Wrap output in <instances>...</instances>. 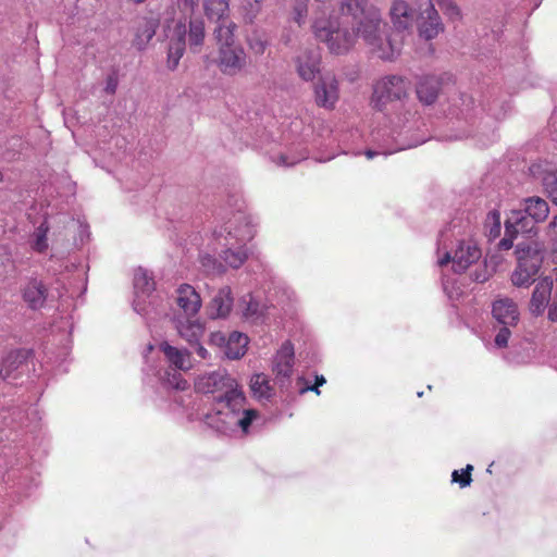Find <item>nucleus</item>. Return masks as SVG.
<instances>
[{
    "label": "nucleus",
    "instance_id": "1",
    "mask_svg": "<svg viewBox=\"0 0 557 557\" xmlns=\"http://www.w3.org/2000/svg\"><path fill=\"white\" fill-rule=\"evenodd\" d=\"M320 4L321 14L312 23V33L331 53H347L357 37L374 57L384 61H392L400 53V40L385 32L381 11L366 0H333L331 4Z\"/></svg>",
    "mask_w": 557,
    "mask_h": 557
},
{
    "label": "nucleus",
    "instance_id": "2",
    "mask_svg": "<svg viewBox=\"0 0 557 557\" xmlns=\"http://www.w3.org/2000/svg\"><path fill=\"white\" fill-rule=\"evenodd\" d=\"M36 396L23 397L21 404L7 403L2 407V437L10 443L2 446V459H4L5 472L2 473V503L9 505L22 504L30 498L41 485V466L33 460L24 444L25 435H30L34 441L39 440L42 433V413L32 401Z\"/></svg>",
    "mask_w": 557,
    "mask_h": 557
},
{
    "label": "nucleus",
    "instance_id": "3",
    "mask_svg": "<svg viewBox=\"0 0 557 557\" xmlns=\"http://www.w3.org/2000/svg\"><path fill=\"white\" fill-rule=\"evenodd\" d=\"M196 387L203 394L213 395L212 408L206 413L205 422L216 432L231 437H244L263 424L260 412L249 405L237 381L225 370L200 375Z\"/></svg>",
    "mask_w": 557,
    "mask_h": 557
},
{
    "label": "nucleus",
    "instance_id": "4",
    "mask_svg": "<svg viewBox=\"0 0 557 557\" xmlns=\"http://www.w3.org/2000/svg\"><path fill=\"white\" fill-rule=\"evenodd\" d=\"M409 90L410 82L406 77L389 74L374 83L371 96L373 109L388 119L398 149L414 148L428 140L414 117Z\"/></svg>",
    "mask_w": 557,
    "mask_h": 557
},
{
    "label": "nucleus",
    "instance_id": "5",
    "mask_svg": "<svg viewBox=\"0 0 557 557\" xmlns=\"http://www.w3.org/2000/svg\"><path fill=\"white\" fill-rule=\"evenodd\" d=\"M510 103L507 99L493 92L484 96L476 104L471 94L459 91L448 98L447 117L451 123L453 133L447 136L449 140H458L472 136L473 126L479 122L478 139L486 147L497 139L494 122H498L507 115Z\"/></svg>",
    "mask_w": 557,
    "mask_h": 557
},
{
    "label": "nucleus",
    "instance_id": "6",
    "mask_svg": "<svg viewBox=\"0 0 557 557\" xmlns=\"http://www.w3.org/2000/svg\"><path fill=\"white\" fill-rule=\"evenodd\" d=\"M250 218L238 208L223 225L215 227L208 237V248L200 252V269L207 275H222L226 267L240 268L248 258L246 245L255 236Z\"/></svg>",
    "mask_w": 557,
    "mask_h": 557
},
{
    "label": "nucleus",
    "instance_id": "7",
    "mask_svg": "<svg viewBox=\"0 0 557 557\" xmlns=\"http://www.w3.org/2000/svg\"><path fill=\"white\" fill-rule=\"evenodd\" d=\"M474 228L470 214L465 211L449 222L438 239V249H445L437 261L440 267L451 263L454 272L461 273L480 260L481 249L472 239Z\"/></svg>",
    "mask_w": 557,
    "mask_h": 557
},
{
    "label": "nucleus",
    "instance_id": "8",
    "mask_svg": "<svg viewBox=\"0 0 557 557\" xmlns=\"http://www.w3.org/2000/svg\"><path fill=\"white\" fill-rule=\"evenodd\" d=\"M494 346L498 349L511 348L507 354L508 362L524 364L530 360L528 351L518 352L513 342L520 335V311L516 301L508 297H499L492 302Z\"/></svg>",
    "mask_w": 557,
    "mask_h": 557
},
{
    "label": "nucleus",
    "instance_id": "9",
    "mask_svg": "<svg viewBox=\"0 0 557 557\" xmlns=\"http://www.w3.org/2000/svg\"><path fill=\"white\" fill-rule=\"evenodd\" d=\"M35 373V355L30 348H16L12 349L2 357V396L9 395V389L17 388V398L9 399L5 403L21 404L24 398H33L36 396V400L33 401L37 405L38 392H32L28 394V386H25L29 380L30 374Z\"/></svg>",
    "mask_w": 557,
    "mask_h": 557
},
{
    "label": "nucleus",
    "instance_id": "10",
    "mask_svg": "<svg viewBox=\"0 0 557 557\" xmlns=\"http://www.w3.org/2000/svg\"><path fill=\"white\" fill-rule=\"evenodd\" d=\"M521 208L511 210L506 218L507 232H521L531 237L536 235L537 224L544 222L549 214V206L540 196H531L521 200Z\"/></svg>",
    "mask_w": 557,
    "mask_h": 557
},
{
    "label": "nucleus",
    "instance_id": "11",
    "mask_svg": "<svg viewBox=\"0 0 557 557\" xmlns=\"http://www.w3.org/2000/svg\"><path fill=\"white\" fill-rule=\"evenodd\" d=\"M145 384L154 391L156 398L161 403L175 404L178 407L188 406L187 396L182 394L188 388V382L181 373L159 370L152 375L147 374Z\"/></svg>",
    "mask_w": 557,
    "mask_h": 557
},
{
    "label": "nucleus",
    "instance_id": "12",
    "mask_svg": "<svg viewBox=\"0 0 557 557\" xmlns=\"http://www.w3.org/2000/svg\"><path fill=\"white\" fill-rule=\"evenodd\" d=\"M171 322L177 335L187 343L201 360H207L210 357L202 343L206 324L198 315H172Z\"/></svg>",
    "mask_w": 557,
    "mask_h": 557
},
{
    "label": "nucleus",
    "instance_id": "13",
    "mask_svg": "<svg viewBox=\"0 0 557 557\" xmlns=\"http://www.w3.org/2000/svg\"><path fill=\"white\" fill-rule=\"evenodd\" d=\"M20 295L26 308L32 311H40L51 298L47 283L38 275L23 280L20 286Z\"/></svg>",
    "mask_w": 557,
    "mask_h": 557
},
{
    "label": "nucleus",
    "instance_id": "14",
    "mask_svg": "<svg viewBox=\"0 0 557 557\" xmlns=\"http://www.w3.org/2000/svg\"><path fill=\"white\" fill-rule=\"evenodd\" d=\"M249 339L244 333L234 331L227 336L223 332H212L209 336V344L218 346L230 360L240 359L247 351Z\"/></svg>",
    "mask_w": 557,
    "mask_h": 557
},
{
    "label": "nucleus",
    "instance_id": "15",
    "mask_svg": "<svg viewBox=\"0 0 557 557\" xmlns=\"http://www.w3.org/2000/svg\"><path fill=\"white\" fill-rule=\"evenodd\" d=\"M314 102L319 108L333 110L339 99V82L332 73H324L313 83Z\"/></svg>",
    "mask_w": 557,
    "mask_h": 557
},
{
    "label": "nucleus",
    "instance_id": "16",
    "mask_svg": "<svg viewBox=\"0 0 557 557\" xmlns=\"http://www.w3.org/2000/svg\"><path fill=\"white\" fill-rule=\"evenodd\" d=\"M389 17L393 24V33L403 44L405 34H408L416 21V11L405 0H393L389 8Z\"/></svg>",
    "mask_w": 557,
    "mask_h": 557
},
{
    "label": "nucleus",
    "instance_id": "17",
    "mask_svg": "<svg viewBox=\"0 0 557 557\" xmlns=\"http://www.w3.org/2000/svg\"><path fill=\"white\" fill-rule=\"evenodd\" d=\"M542 265V257L537 252L523 253L518 257V263L511 274V282L517 287H529L535 282Z\"/></svg>",
    "mask_w": 557,
    "mask_h": 557
},
{
    "label": "nucleus",
    "instance_id": "18",
    "mask_svg": "<svg viewBox=\"0 0 557 557\" xmlns=\"http://www.w3.org/2000/svg\"><path fill=\"white\" fill-rule=\"evenodd\" d=\"M218 67L230 76L238 74L247 64V54L240 45H222L219 47Z\"/></svg>",
    "mask_w": 557,
    "mask_h": 557
},
{
    "label": "nucleus",
    "instance_id": "19",
    "mask_svg": "<svg viewBox=\"0 0 557 557\" xmlns=\"http://www.w3.org/2000/svg\"><path fill=\"white\" fill-rule=\"evenodd\" d=\"M453 75L443 73L421 76L416 84L417 98L423 106H432L436 102L444 84L450 82Z\"/></svg>",
    "mask_w": 557,
    "mask_h": 557
},
{
    "label": "nucleus",
    "instance_id": "20",
    "mask_svg": "<svg viewBox=\"0 0 557 557\" xmlns=\"http://www.w3.org/2000/svg\"><path fill=\"white\" fill-rule=\"evenodd\" d=\"M174 305L172 315H198L202 300L194 286L181 284L175 289Z\"/></svg>",
    "mask_w": 557,
    "mask_h": 557
},
{
    "label": "nucleus",
    "instance_id": "21",
    "mask_svg": "<svg viewBox=\"0 0 557 557\" xmlns=\"http://www.w3.org/2000/svg\"><path fill=\"white\" fill-rule=\"evenodd\" d=\"M295 363V350L290 342L282 344L272 362V370L281 386L289 382Z\"/></svg>",
    "mask_w": 557,
    "mask_h": 557
},
{
    "label": "nucleus",
    "instance_id": "22",
    "mask_svg": "<svg viewBox=\"0 0 557 557\" xmlns=\"http://www.w3.org/2000/svg\"><path fill=\"white\" fill-rule=\"evenodd\" d=\"M295 64L298 75L306 82H312L320 73V50L314 47L301 49L295 58Z\"/></svg>",
    "mask_w": 557,
    "mask_h": 557
},
{
    "label": "nucleus",
    "instance_id": "23",
    "mask_svg": "<svg viewBox=\"0 0 557 557\" xmlns=\"http://www.w3.org/2000/svg\"><path fill=\"white\" fill-rule=\"evenodd\" d=\"M554 282L552 276H545L539 280L532 292V296L529 304L530 313L534 317L542 315L553 295Z\"/></svg>",
    "mask_w": 557,
    "mask_h": 557
},
{
    "label": "nucleus",
    "instance_id": "24",
    "mask_svg": "<svg viewBox=\"0 0 557 557\" xmlns=\"http://www.w3.org/2000/svg\"><path fill=\"white\" fill-rule=\"evenodd\" d=\"M419 36L425 40H432L444 30L438 12L435 10L434 4L425 7L420 10V15L417 18Z\"/></svg>",
    "mask_w": 557,
    "mask_h": 557
},
{
    "label": "nucleus",
    "instance_id": "25",
    "mask_svg": "<svg viewBox=\"0 0 557 557\" xmlns=\"http://www.w3.org/2000/svg\"><path fill=\"white\" fill-rule=\"evenodd\" d=\"M271 307L260 296L253 294H247L239 300L240 312L245 321L256 324L264 322Z\"/></svg>",
    "mask_w": 557,
    "mask_h": 557
},
{
    "label": "nucleus",
    "instance_id": "26",
    "mask_svg": "<svg viewBox=\"0 0 557 557\" xmlns=\"http://www.w3.org/2000/svg\"><path fill=\"white\" fill-rule=\"evenodd\" d=\"M186 25L183 22H178L173 29V34L170 37L168 46V59L166 67L170 71L176 70L180 64V60L184 55L186 49Z\"/></svg>",
    "mask_w": 557,
    "mask_h": 557
},
{
    "label": "nucleus",
    "instance_id": "27",
    "mask_svg": "<svg viewBox=\"0 0 557 557\" xmlns=\"http://www.w3.org/2000/svg\"><path fill=\"white\" fill-rule=\"evenodd\" d=\"M234 298L230 286L221 287L207 306L208 317L212 320L225 319L233 309Z\"/></svg>",
    "mask_w": 557,
    "mask_h": 557
},
{
    "label": "nucleus",
    "instance_id": "28",
    "mask_svg": "<svg viewBox=\"0 0 557 557\" xmlns=\"http://www.w3.org/2000/svg\"><path fill=\"white\" fill-rule=\"evenodd\" d=\"M529 172L534 177L541 176L545 194L557 205V168L548 165L543 168L541 163H533L530 165Z\"/></svg>",
    "mask_w": 557,
    "mask_h": 557
},
{
    "label": "nucleus",
    "instance_id": "29",
    "mask_svg": "<svg viewBox=\"0 0 557 557\" xmlns=\"http://www.w3.org/2000/svg\"><path fill=\"white\" fill-rule=\"evenodd\" d=\"M372 136L373 139L380 144L381 149H366L363 154L369 160L380 154L387 156L401 150L400 148H396V140L392 136V126H389V128H379L373 132Z\"/></svg>",
    "mask_w": 557,
    "mask_h": 557
},
{
    "label": "nucleus",
    "instance_id": "30",
    "mask_svg": "<svg viewBox=\"0 0 557 557\" xmlns=\"http://www.w3.org/2000/svg\"><path fill=\"white\" fill-rule=\"evenodd\" d=\"M166 361L176 370H188L191 367L190 351L187 348H177L168 342L159 346Z\"/></svg>",
    "mask_w": 557,
    "mask_h": 557
},
{
    "label": "nucleus",
    "instance_id": "31",
    "mask_svg": "<svg viewBox=\"0 0 557 557\" xmlns=\"http://www.w3.org/2000/svg\"><path fill=\"white\" fill-rule=\"evenodd\" d=\"M187 35L190 50L199 52L206 37L205 22L201 17H190Z\"/></svg>",
    "mask_w": 557,
    "mask_h": 557
},
{
    "label": "nucleus",
    "instance_id": "32",
    "mask_svg": "<svg viewBox=\"0 0 557 557\" xmlns=\"http://www.w3.org/2000/svg\"><path fill=\"white\" fill-rule=\"evenodd\" d=\"M249 385L253 397L259 400H269L273 395L270 380L264 373L253 374Z\"/></svg>",
    "mask_w": 557,
    "mask_h": 557
},
{
    "label": "nucleus",
    "instance_id": "33",
    "mask_svg": "<svg viewBox=\"0 0 557 557\" xmlns=\"http://www.w3.org/2000/svg\"><path fill=\"white\" fill-rule=\"evenodd\" d=\"M215 24L213 34L218 45L221 47L222 45L235 44L234 32L237 27L236 24L230 17L216 21Z\"/></svg>",
    "mask_w": 557,
    "mask_h": 557
},
{
    "label": "nucleus",
    "instance_id": "34",
    "mask_svg": "<svg viewBox=\"0 0 557 557\" xmlns=\"http://www.w3.org/2000/svg\"><path fill=\"white\" fill-rule=\"evenodd\" d=\"M203 9L209 21L216 22L230 17L228 0H206Z\"/></svg>",
    "mask_w": 557,
    "mask_h": 557
},
{
    "label": "nucleus",
    "instance_id": "35",
    "mask_svg": "<svg viewBox=\"0 0 557 557\" xmlns=\"http://www.w3.org/2000/svg\"><path fill=\"white\" fill-rule=\"evenodd\" d=\"M50 226L45 219L34 231V233L30 236V247L36 252H45L48 249V233H49Z\"/></svg>",
    "mask_w": 557,
    "mask_h": 557
},
{
    "label": "nucleus",
    "instance_id": "36",
    "mask_svg": "<svg viewBox=\"0 0 557 557\" xmlns=\"http://www.w3.org/2000/svg\"><path fill=\"white\" fill-rule=\"evenodd\" d=\"M154 289V282L148 271L138 268L134 273V293L135 295H150Z\"/></svg>",
    "mask_w": 557,
    "mask_h": 557
},
{
    "label": "nucleus",
    "instance_id": "37",
    "mask_svg": "<svg viewBox=\"0 0 557 557\" xmlns=\"http://www.w3.org/2000/svg\"><path fill=\"white\" fill-rule=\"evenodd\" d=\"M308 151L300 149L297 151L278 152L271 156V160L281 166H293L308 158Z\"/></svg>",
    "mask_w": 557,
    "mask_h": 557
},
{
    "label": "nucleus",
    "instance_id": "38",
    "mask_svg": "<svg viewBox=\"0 0 557 557\" xmlns=\"http://www.w3.org/2000/svg\"><path fill=\"white\" fill-rule=\"evenodd\" d=\"M248 46L255 54H263L270 46L269 36L264 32L255 30L248 37Z\"/></svg>",
    "mask_w": 557,
    "mask_h": 557
},
{
    "label": "nucleus",
    "instance_id": "39",
    "mask_svg": "<svg viewBox=\"0 0 557 557\" xmlns=\"http://www.w3.org/2000/svg\"><path fill=\"white\" fill-rule=\"evenodd\" d=\"M326 383V379L322 374H315L314 383L310 384L304 376H299L296 382L298 393L304 395L307 392H313L317 395L321 394L320 387Z\"/></svg>",
    "mask_w": 557,
    "mask_h": 557
},
{
    "label": "nucleus",
    "instance_id": "40",
    "mask_svg": "<svg viewBox=\"0 0 557 557\" xmlns=\"http://www.w3.org/2000/svg\"><path fill=\"white\" fill-rule=\"evenodd\" d=\"M472 465H467L460 470H454L451 472V483L458 484L460 488L470 486L472 483Z\"/></svg>",
    "mask_w": 557,
    "mask_h": 557
},
{
    "label": "nucleus",
    "instance_id": "41",
    "mask_svg": "<svg viewBox=\"0 0 557 557\" xmlns=\"http://www.w3.org/2000/svg\"><path fill=\"white\" fill-rule=\"evenodd\" d=\"M485 228L488 231L491 237H497L500 234L502 223L500 213L498 210L493 209L487 212L485 222Z\"/></svg>",
    "mask_w": 557,
    "mask_h": 557
},
{
    "label": "nucleus",
    "instance_id": "42",
    "mask_svg": "<svg viewBox=\"0 0 557 557\" xmlns=\"http://www.w3.org/2000/svg\"><path fill=\"white\" fill-rule=\"evenodd\" d=\"M443 13L453 22L460 21L461 10L455 0H435Z\"/></svg>",
    "mask_w": 557,
    "mask_h": 557
},
{
    "label": "nucleus",
    "instance_id": "43",
    "mask_svg": "<svg viewBox=\"0 0 557 557\" xmlns=\"http://www.w3.org/2000/svg\"><path fill=\"white\" fill-rule=\"evenodd\" d=\"M309 0H295L292 10V18L299 26L306 23L308 16Z\"/></svg>",
    "mask_w": 557,
    "mask_h": 557
},
{
    "label": "nucleus",
    "instance_id": "44",
    "mask_svg": "<svg viewBox=\"0 0 557 557\" xmlns=\"http://www.w3.org/2000/svg\"><path fill=\"white\" fill-rule=\"evenodd\" d=\"M156 35V25L151 22H147L143 28L139 29L136 36V46L143 49L145 45L152 39Z\"/></svg>",
    "mask_w": 557,
    "mask_h": 557
},
{
    "label": "nucleus",
    "instance_id": "45",
    "mask_svg": "<svg viewBox=\"0 0 557 557\" xmlns=\"http://www.w3.org/2000/svg\"><path fill=\"white\" fill-rule=\"evenodd\" d=\"M150 295H135V298L133 300V309L136 313H138L139 315L141 317H146L148 315L149 313V310H148V301H147V298L149 297Z\"/></svg>",
    "mask_w": 557,
    "mask_h": 557
},
{
    "label": "nucleus",
    "instance_id": "46",
    "mask_svg": "<svg viewBox=\"0 0 557 557\" xmlns=\"http://www.w3.org/2000/svg\"><path fill=\"white\" fill-rule=\"evenodd\" d=\"M177 8L184 14H193L198 8V0H176Z\"/></svg>",
    "mask_w": 557,
    "mask_h": 557
},
{
    "label": "nucleus",
    "instance_id": "47",
    "mask_svg": "<svg viewBox=\"0 0 557 557\" xmlns=\"http://www.w3.org/2000/svg\"><path fill=\"white\" fill-rule=\"evenodd\" d=\"M490 277V272L487 270L486 264L479 265L473 273H471V278L474 282L483 283L487 281Z\"/></svg>",
    "mask_w": 557,
    "mask_h": 557
},
{
    "label": "nucleus",
    "instance_id": "48",
    "mask_svg": "<svg viewBox=\"0 0 557 557\" xmlns=\"http://www.w3.org/2000/svg\"><path fill=\"white\" fill-rule=\"evenodd\" d=\"M547 310V319L550 322H557V293L554 292L552 298L549 300V305L546 308Z\"/></svg>",
    "mask_w": 557,
    "mask_h": 557
},
{
    "label": "nucleus",
    "instance_id": "49",
    "mask_svg": "<svg viewBox=\"0 0 557 557\" xmlns=\"http://www.w3.org/2000/svg\"><path fill=\"white\" fill-rule=\"evenodd\" d=\"M521 234V232H507L505 228V237L499 242V248L503 250H508L513 246V238Z\"/></svg>",
    "mask_w": 557,
    "mask_h": 557
},
{
    "label": "nucleus",
    "instance_id": "50",
    "mask_svg": "<svg viewBox=\"0 0 557 557\" xmlns=\"http://www.w3.org/2000/svg\"><path fill=\"white\" fill-rule=\"evenodd\" d=\"M443 289L451 300L458 299L462 294V292L459 288H455L453 284L450 286V281L448 278L443 280Z\"/></svg>",
    "mask_w": 557,
    "mask_h": 557
},
{
    "label": "nucleus",
    "instance_id": "51",
    "mask_svg": "<svg viewBox=\"0 0 557 557\" xmlns=\"http://www.w3.org/2000/svg\"><path fill=\"white\" fill-rule=\"evenodd\" d=\"M117 88V79L113 76H109L106 82L104 91L107 94L113 95Z\"/></svg>",
    "mask_w": 557,
    "mask_h": 557
},
{
    "label": "nucleus",
    "instance_id": "52",
    "mask_svg": "<svg viewBox=\"0 0 557 557\" xmlns=\"http://www.w3.org/2000/svg\"><path fill=\"white\" fill-rule=\"evenodd\" d=\"M503 33L499 29H492L491 35H486V38L482 40V45L488 44L490 40H493V42H500V37Z\"/></svg>",
    "mask_w": 557,
    "mask_h": 557
},
{
    "label": "nucleus",
    "instance_id": "53",
    "mask_svg": "<svg viewBox=\"0 0 557 557\" xmlns=\"http://www.w3.org/2000/svg\"><path fill=\"white\" fill-rule=\"evenodd\" d=\"M548 230L552 235L557 236V214L553 218V220L548 224Z\"/></svg>",
    "mask_w": 557,
    "mask_h": 557
},
{
    "label": "nucleus",
    "instance_id": "54",
    "mask_svg": "<svg viewBox=\"0 0 557 557\" xmlns=\"http://www.w3.org/2000/svg\"><path fill=\"white\" fill-rule=\"evenodd\" d=\"M481 58V60H483L484 58L488 59L490 57H493V58H497V52L495 49H488L486 52H480L479 55Z\"/></svg>",
    "mask_w": 557,
    "mask_h": 557
},
{
    "label": "nucleus",
    "instance_id": "55",
    "mask_svg": "<svg viewBox=\"0 0 557 557\" xmlns=\"http://www.w3.org/2000/svg\"><path fill=\"white\" fill-rule=\"evenodd\" d=\"M414 2L418 5L419 10H422L425 7L433 4L432 0H414Z\"/></svg>",
    "mask_w": 557,
    "mask_h": 557
},
{
    "label": "nucleus",
    "instance_id": "56",
    "mask_svg": "<svg viewBox=\"0 0 557 557\" xmlns=\"http://www.w3.org/2000/svg\"><path fill=\"white\" fill-rule=\"evenodd\" d=\"M553 282H554V289H553V292H556V293H557V267L554 269V278H553Z\"/></svg>",
    "mask_w": 557,
    "mask_h": 557
},
{
    "label": "nucleus",
    "instance_id": "57",
    "mask_svg": "<svg viewBox=\"0 0 557 557\" xmlns=\"http://www.w3.org/2000/svg\"><path fill=\"white\" fill-rule=\"evenodd\" d=\"M552 246H553V251H554V253H556V258H557V242H554L552 244Z\"/></svg>",
    "mask_w": 557,
    "mask_h": 557
},
{
    "label": "nucleus",
    "instance_id": "58",
    "mask_svg": "<svg viewBox=\"0 0 557 557\" xmlns=\"http://www.w3.org/2000/svg\"><path fill=\"white\" fill-rule=\"evenodd\" d=\"M255 7H256V8H255V11H256V12H257V11H259L260 5H259V2H258L257 0L255 1Z\"/></svg>",
    "mask_w": 557,
    "mask_h": 557
},
{
    "label": "nucleus",
    "instance_id": "59",
    "mask_svg": "<svg viewBox=\"0 0 557 557\" xmlns=\"http://www.w3.org/2000/svg\"><path fill=\"white\" fill-rule=\"evenodd\" d=\"M247 17L250 20V22L252 21V18L255 17V13L251 14V15H247Z\"/></svg>",
    "mask_w": 557,
    "mask_h": 557
}]
</instances>
